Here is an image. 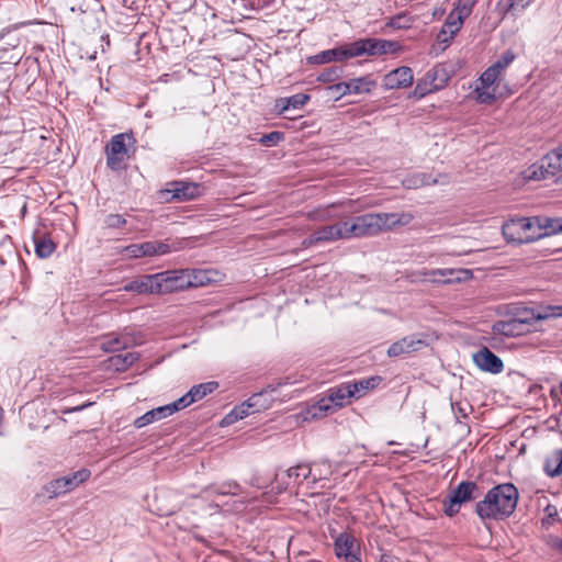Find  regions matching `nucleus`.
<instances>
[{"mask_svg":"<svg viewBox=\"0 0 562 562\" xmlns=\"http://www.w3.org/2000/svg\"><path fill=\"white\" fill-rule=\"evenodd\" d=\"M503 235L508 243L528 244L551 234L562 233V220L519 217L504 223Z\"/></svg>","mask_w":562,"mask_h":562,"instance_id":"f257e3e1","label":"nucleus"},{"mask_svg":"<svg viewBox=\"0 0 562 562\" xmlns=\"http://www.w3.org/2000/svg\"><path fill=\"white\" fill-rule=\"evenodd\" d=\"M414 215L409 212L401 213H367L347 222L349 239L375 236L396 226H406L412 223Z\"/></svg>","mask_w":562,"mask_h":562,"instance_id":"f03ea898","label":"nucleus"},{"mask_svg":"<svg viewBox=\"0 0 562 562\" xmlns=\"http://www.w3.org/2000/svg\"><path fill=\"white\" fill-rule=\"evenodd\" d=\"M518 490L512 483H503L491 488L475 505V513L482 520H503L516 509Z\"/></svg>","mask_w":562,"mask_h":562,"instance_id":"7ed1b4c3","label":"nucleus"},{"mask_svg":"<svg viewBox=\"0 0 562 562\" xmlns=\"http://www.w3.org/2000/svg\"><path fill=\"white\" fill-rule=\"evenodd\" d=\"M135 144L136 139L132 132L112 136L105 146L106 166L113 171L120 170L125 158H128V148L134 147Z\"/></svg>","mask_w":562,"mask_h":562,"instance_id":"20e7f679","label":"nucleus"},{"mask_svg":"<svg viewBox=\"0 0 562 562\" xmlns=\"http://www.w3.org/2000/svg\"><path fill=\"white\" fill-rule=\"evenodd\" d=\"M450 79V75L445 66L436 65L420 78L413 91L415 99H422L427 94L434 93L445 88Z\"/></svg>","mask_w":562,"mask_h":562,"instance_id":"39448f33","label":"nucleus"},{"mask_svg":"<svg viewBox=\"0 0 562 562\" xmlns=\"http://www.w3.org/2000/svg\"><path fill=\"white\" fill-rule=\"evenodd\" d=\"M480 494L481 488L475 482L462 481L452 491L449 498L445 499V514L448 517L456 516L460 512L462 504L476 499L480 496Z\"/></svg>","mask_w":562,"mask_h":562,"instance_id":"423d86ee","label":"nucleus"},{"mask_svg":"<svg viewBox=\"0 0 562 562\" xmlns=\"http://www.w3.org/2000/svg\"><path fill=\"white\" fill-rule=\"evenodd\" d=\"M350 58L358 56H379L396 52L398 44L382 38H361L348 44Z\"/></svg>","mask_w":562,"mask_h":562,"instance_id":"0eeeda50","label":"nucleus"},{"mask_svg":"<svg viewBox=\"0 0 562 562\" xmlns=\"http://www.w3.org/2000/svg\"><path fill=\"white\" fill-rule=\"evenodd\" d=\"M339 239H349L347 222L322 226L303 239L302 247L310 248L319 243H333Z\"/></svg>","mask_w":562,"mask_h":562,"instance_id":"6e6552de","label":"nucleus"},{"mask_svg":"<svg viewBox=\"0 0 562 562\" xmlns=\"http://www.w3.org/2000/svg\"><path fill=\"white\" fill-rule=\"evenodd\" d=\"M158 294L183 291L190 288L187 269H173L157 273Z\"/></svg>","mask_w":562,"mask_h":562,"instance_id":"1a4fd4ad","label":"nucleus"},{"mask_svg":"<svg viewBox=\"0 0 562 562\" xmlns=\"http://www.w3.org/2000/svg\"><path fill=\"white\" fill-rule=\"evenodd\" d=\"M178 249V247H172L165 241L154 240L130 245L125 248V254L130 258H142L161 256Z\"/></svg>","mask_w":562,"mask_h":562,"instance_id":"9d476101","label":"nucleus"},{"mask_svg":"<svg viewBox=\"0 0 562 562\" xmlns=\"http://www.w3.org/2000/svg\"><path fill=\"white\" fill-rule=\"evenodd\" d=\"M527 314L531 315L530 311ZM533 318L515 316L506 321H498L493 325V330L496 334L504 335L506 337H517L529 330V326L532 325Z\"/></svg>","mask_w":562,"mask_h":562,"instance_id":"9b49d317","label":"nucleus"},{"mask_svg":"<svg viewBox=\"0 0 562 562\" xmlns=\"http://www.w3.org/2000/svg\"><path fill=\"white\" fill-rule=\"evenodd\" d=\"M335 553L339 559L345 562H361L360 560V546L357 539L348 532L339 533L334 542Z\"/></svg>","mask_w":562,"mask_h":562,"instance_id":"f8f14e48","label":"nucleus"},{"mask_svg":"<svg viewBox=\"0 0 562 562\" xmlns=\"http://www.w3.org/2000/svg\"><path fill=\"white\" fill-rule=\"evenodd\" d=\"M419 276L432 282L452 283L471 279L472 271L469 269H424Z\"/></svg>","mask_w":562,"mask_h":562,"instance_id":"ddd939ff","label":"nucleus"},{"mask_svg":"<svg viewBox=\"0 0 562 562\" xmlns=\"http://www.w3.org/2000/svg\"><path fill=\"white\" fill-rule=\"evenodd\" d=\"M427 346L428 342L425 335L413 334L393 342L387 349V356L391 358L401 357L419 351Z\"/></svg>","mask_w":562,"mask_h":562,"instance_id":"4468645a","label":"nucleus"},{"mask_svg":"<svg viewBox=\"0 0 562 562\" xmlns=\"http://www.w3.org/2000/svg\"><path fill=\"white\" fill-rule=\"evenodd\" d=\"M142 344V338L138 335L131 333H122L120 335H109L101 342V348L105 352H117L133 346Z\"/></svg>","mask_w":562,"mask_h":562,"instance_id":"2eb2a0df","label":"nucleus"},{"mask_svg":"<svg viewBox=\"0 0 562 562\" xmlns=\"http://www.w3.org/2000/svg\"><path fill=\"white\" fill-rule=\"evenodd\" d=\"M473 361L481 370L493 374L501 373L504 369L502 359L487 347H483L475 352L473 355Z\"/></svg>","mask_w":562,"mask_h":562,"instance_id":"dca6fc26","label":"nucleus"},{"mask_svg":"<svg viewBox=\"0 0 562 562\" xmlns=\"http://www.w3.org/2000/svg\"><path fill=\"white\" fill-rule=\"evenodd\" d=\"M414 81L413 71L409 67H398L383 78V86L387 90L411 87Z\"/></svg>","mask_w":562,"mask_h":562,"instance_id":"f3484780","label":"nucleus"},{"mask_svg":"<svg viewBox=\"0 0 562 562\" xmlns=\"http://www.w3.org/2000/svg\"><path fill=\"white\" fill-rule=\"evenodd\" d=\"M190 288L205 286L222 281L223 273L216 269H187Z\"/></svg>","mask_w":562,"mask_h":562,"instance_id":"a211bd4d","label":"nucleus"},{"mask_svg":"<svg viewBox=\"0 0 562 562\" xmlns=\"http://www.w3.org/2000/svg\"><path fill=\"white\" fill-rule=\"evenodd\" d=\"M168 193H171V199L178 201H190L201 194L200 186L194 182L173 181L169 183Z\"/></svg>","mask_w":562,"mask_h":562,"instance_id":"6ab92c4d","label":"nucleus"},{"mask_svg":"<svg viewBox=\"0 0 562 562\" xmlns=\"http://www.w3.org/2000/svg\"><path fill=\"white\" fill-rule=\"evenodd\" d=\"M124 290L138 294H158L157 273L144 274L137 279H134L124 285Z\"/></svg>","mask_w":562,"mask_h":562,"instance_id":"aec40b11","label":"nucleus"},{"mask_svg":"<svg viewBox=\"0 0 562 562\" xmlns=\"http://www.w3.org/2000/svg\"><path fill=\"white\" fill-rule=\"evenodd\" d=\"M467 18L468 16H463L461 12H457L456 9L452 10L447 16L446 22L438 34V40L440 42L451 40L460 31Z\"/></svg>","mask_w":562,"mask_h":562,"instance_id":"412c9836","label":"nucleus"},{"mask_svg":"<svg viewBox=\"0 0 562 562\" xmlns=\"http://www.w3.org/2000/svg\"><path fill=\"white\" fill-rule=\"evenodd\" d=\"M261 394H254L247 401L241 403L239 406H236L225 418L224 422L227 424L234 423L238 419H243L250 414L258 412L257 402L260 400Z\"/></svg>","mask_w":562,"mask_h":562,"instance_id":"4be33fe9","label":"nucleus"},{"mask_svg":"<svg viewBox=\"0 0 562 562\" xmlns=\"http://www.w3.org/2000/svg\"><path fill=\"white\" fill-rule=\"evenodd\" d=\"M328 393V401L338 407H344L350 403L351 398H355L349 382H345L338 386L331 387Z\"/></svg>","mask_w":562,"mask_h":562,"instance_id":"5701e85b","label":"nucleus"},{"mask_svg":"<svg viewBox=\"0 0 562 562\" xmlns=\"http://www.w3.org/2000/svg\"><path fill=\"white\" fill-rule=\"evenodd\" d=\"M35 254L38 258L45 259L53 255L56 249L55 243L46 234H33Z\"/></svg>","mask_w":562,"mask_h":562,"instance_id":"b1692460","label":"nucleus"},{"mask_svg":"<svg viewBox=\"0 0 562 562\" xmlns=\"http://www.w3.org/2000/svg\"><path fill=\"white\" fill-rule=\"evenodd\" d=\"M65 494L66 493L63 487L61 480L58 477V479L52 480V481L47 482L45 485H43L41 492H38L35 495V498L37 501L44 503L46 501L57 498Z\"/></svg>","mask_w":562,"mask_h":562,"instance_id":"393cba45","label":"nucleus"},{"mask_svg":"<svg viewBox=\"0 0 562 562\" xmlns=\"http://www.w3.org/2000/svg\"><path fill=\"white\" fill-rule=\"evenodd\" d=\"M382 381V378L379 375H373L367 379H362L359 381L349 382L351 392L353 393L355 398H360L364 396L369 391L375 389Z\"/></svg>","mask_w":562,"mask_h":562,"instance_id":"a878e982","label":"nucleus"},{"mask_svg":"<svg viewBox=\"0 0 562 562\" xmlns=\"http://www.w3.org/2000/svg\"><path fill=\"white\" fill-rule=\"evenodd\" d=\"M169 415V406H159L154 409L146 412L144 415L137 417L134 422L136 428H143L154 422L166 418Z\"/></svg>","mask_w":562,"mask_h":562,"instance_id":"bb28decb","label":"nucleus"},{"mask_svg":"<svg viewBox=\"0 0 562 562\" xmlns=\"http://www.w3.org/2000/svg\"><path fill=\"white\" fill-rule=\"evenodd\" d=\"M349 46L348 44L341 47L324 50L321 54H317L314 58L318 64L330 63L335 60H345L350 58L348 55Z\"/></svg>","mask_w":562,"mask_h":562,"instance_id":"cd10ccee","label":"nucleus"},{"mask_svg":"<svg viewBox=\"0 0 562 562\" xmlns=\"http://www.w3.org/2000/svg\"><path fill=\"white\" fill-rule=\"evenodd\" d=\"M139 359L138 352H126V353H120L115 355L109 358L111 367H113L116 371H125L131 366H133L137 360Z\"/></svg>","mask_w":562,"mask_h":562,"instance_id":"c85d7f7f","label":"nucleus"},{"mask_svg":"<svg viewBox=\"0 0 562 562\" xmlns=\"http://www.w3.org/2000/svg\"><path fill=\"white\" fill-rule=\"evenodd\" d=\"M541 167L547 168V172L551 175H555L562 169V151L560 146L552 149L542 158Z\"/></svg>","mask_w":562,"mask_h":562,"instance_id":"c756f323","label":"nucleus"},{"mask_svg":"<svg viewBox=\"0 0 562 562\" xmlns=\"http://www.w3.org/2000/svg\"><path fill=\"white\" fill-rule=\"evenodd\" d=\"M90 471L87 469H81L72 474L59 477L61 480L63 487L65 493H68L75 490L79 484L83 483L90 477Z\"/></svg>","mask_w":562,"mask_h":562,"instance_id":"7c9ffc66","label":"nucleus"},{"mask_svg":"<svg viewBox=\"0 0 562 562\" xmlns=\"http://www.w3.org/2000/svg\"><path fill=\"white\" fill-rule=\"evenodd\" d=\"M312 474V469L307 464H297L296 467H292L285 472V476L289 479L286 485L290 483L301 484L303 481L310 479Z\"/></svg>","mask_w":562,"mask_h":562,"instance_id":"2f4dec72","label":"nucleus"},{"mask_svg":"<svg viewBox=\"0 0 562 562\" xmlns=\"http://www.w3.org/2000/svg\"><path fill=\"white\" fill-rule=\"evenodd\" d=\"M351 93H369L374 87L375 81L370 76L353 78L348 81Z\"/></svg>","mask_w":562,"mask_h":562,"instance_id":"473e14b6","label":"nucleus"},{"mask_svg":"<svg viewBox=\"0 0 562 562\" xmlns=\"http://www.w3.org/2000/svg\"><path fill=\"white\" fill-rule=\"evenodd\" d=\"M218 386V383L217 382H214V381H210V382H205V383H201V384H198V385H194L190 389V396H192L193 401L196 402V401H200L202 400L205 395L212 393L213 391H215Z\"/></svg>","mask_w":562,"mask_h":562,"instance_id":"72a5a7b5","label":"nucleus"},{"mask_svg":"<svg viewBox=\"0 0 562 562\" xmlns=\"http://www.w3.org/2000/svg\"><path fill=\"white\" fill-rule=\"evenodd\" d=\"M515 54L512 50H506L493 65L490 67L501 76L502 72L515 60Z\"/></svg>","mask_w":562,"mask_h":562,"instance_id":"f704fd0d","label":"nucleus"},{"mask_svg":"<svg viewBox=\"0 0 562 562\" xmlns=\"http://www.w3.org/2000/svg\"><path fill=\"white\" fill-rule=\"evenodd\" d=\"M515 54L512 50H506L493 65L490 67L501 76L502 72L515 60Z\"/></svg>","mask_w":562,"mask_h":562,"instance_id":"c9c22d12","label":"nucleus"},{"mask_svg":"<svg viewBox=\"0 0 562 562\" xmlns=\"http://www.w3.org/2000/svg\"><path fill=\"white\" fill-rule=\"evenodd\" d=\"M515 54L512 50H506L493 65L490 67L501 76L502 72L515 60Z\"/></svg>","mask_w":562,"mask_h":562,"instance_id":"e433bc0d","label":"nucleus"},{"mask_svg":"<svg viewBox=\"0 0 562 562\" xmlns=\"http://www.w3.org/2000/svg\"><path fill=\"white\" fill-rule=\"evenodd\" d=\"M342 69L338 66H330L325 68L318 76V80L322 82H334L340 78Z\"/></svg>","mask_w":562,"mask_h":562,"instance_id":"4c0bfd02","label":"nucleus"},{"mask_svg":"<svg viewBox=\"0 0 562 562\" xmlns=\"http://www.w3.org/2000/svg\"><path fill=\"white\" fill-rule=\"evenodd\" d=\"M194 403L192 396H190V392L178 398L171 404H167L166 406H169V415H172L173 413L186 408L190 404Z\"/></svg>","mask_w":562,"mask_h":562,"instance_id":"58836bf2","label":"nucleus"},{"mask_svg":"<svg viewBox=\"0 0 562 562\" xmlns=\"http://www.w3.org/2000/svg\"><path fill=\"white\" fill-rule=\"evenodd\" d=\"M531 312V318H533V322H537V321H543V319H548V318H557V305H548V306H544L541 312L539 313H536L535 311H530Z\"/></svg>","mask_w":562,"mask_h":562,"instance_id":"ea45409f","label":"nucleus"},{"mask_svg":"<svg viewBox=\"0 0 562 562\" xmlns=\"http://www.w3.org/2000/svg\"><path fill=\"white\" fill-rule=\"evenodd\" d=\"M104 225L108 228H123L126 225V218L121 214H109L104 218Z\"/></svg>","mask_w":562,"mask_h":562,"instance_id":"a19ab883","label":"nucleus"},{"mask_svg":"<svg viewBox=\"0 0 562 562\" xmlns=\"http://www.w3.org/2000/svg\"><path fill=\"white\" fill-rule=\"evenodd\" d=\"M499 78V76L488 67L480 77V82L483 89H488L495 81Z\"/></svg>","mask_w":562,"mask_h":562,"instance_id":"79ce46f5","label":"nucleus"},{"mask_svg":"<svg viewBox=\"0 0 562 562\" xmlns=\"http://www.w3.org/2000/svg\"><path fill=\"white\" fill-rule=\"evenodd\" d=\"M281 139H283V133L274 131L268 134H263L259 142L263 146H276Z\"/></svg>","mask_w":562,"mask_h":562,"instance_id":"37998d69","label":"nucleus"},{"mask_svg":"<svg viewBox=\"0 0 562 562\" xmlns=\"http://www.w3.org/2000/svg\"><path fill=\"white\" fill-rule=\"evenodd\" d=\"M308 100L310 95L305 93H296L286 98V102L290 103L291 109H301L307 103Z\"/></svg>","mask_w":562,"mask_h":562,"instance_id":"c03bdc74","label":"nucleus"},{"mask_svg":"<svg viewBox=\"0 0 562 562\" xmlns=\"http://www.w3.org/2000/svg\"><path fill=\"white\" fill-rule=\"evenodd\" d=\"M477 0H458L456 11L461 12L463 16H469Z\"/></svg>","mask_w":562,"mask_h":562,"instance_id":"a18cd8bd","label":"nucleus"},{"mask_svg":"<svg viewBox=\"0 0 562 562\" xmlns=\"http://www.w3.org/2000/svg\"><path fill=\"white\" fill-rule=\"evenodd\" d=\"M273 1L274 0H240L241 4L245 8L251 10H260L262 8L270 5Z\"/></svg>","mask_w":562,"mask_h":562,"instance_id":"49530a36","label":"nucleus"},{"mask_svg":"<svg viewBox=\"0 0 562 562\" xmlns=\"http://www.w3.org/2000/svg\"><path fill=\"white\" fill-rule=\"evenodd\" d=\"M329 90L333 91L334 93H336L338 95V98L347 95V94H351V92L349 90L348 81L331 85L329 87Z\"/></svg>","mask_w":562,"mask_h":562,"instance_id":"de8ad7c7","label":"nucleus"},{"mask_svg":"<svg viewBox=\"0 0 562 562\" xmlns=\"http://www.w3.org/2000/svg\"><path fill=\"white\" fill-rule=\"evenodd\" d=\"M408 22L409 20L405 15L397 14L395 16H392L386 24L392 27L401 29L408 26Z\"/></svg>","mask_w":562,"mask_h":562,"instance_id":"09e8293b","label":"nucleus"},{"mask_svg":"<svg viewBox=\"0 0 562 562\" xmlns=\"http://www.w3.org/2000/svg\"><path fill=\"white\" fill-rule=\"evenodd\" d=\"M555 462H558L557 451L554 452V456L552 458L547 459L546 462H544V472L550 477H557V476L561 475V474H554L553 473V470H554L555 464H557Z\"/></svg>","mask_w":562,"mask_h":562,"instance_id":"8fccbe9b","label":"nucleus"},{"mask_svg":"<svg viewBox=\"0 0 562 562\" xmlns=\"http://www.w3.org/2000/svg\"><path fill=\"white\" fill-rule=\"evenodd\" d=\"M278 114H283L285 111L290 110V103L286 102V98H280L276 101L274 105Z\"/></svg>","mask_w":562,"mask_h":562,"instance_id":"3c124183","label":"nucleus"},{"mask_svg":"<svg viewBox=\"0 0 562 562\" xmlns=\"http://www.w3.org/2000/svg\"><path fill=\"white\" fill-rule=\"evenodd\" d=\"M476 91L479 92L477 98L482 103H492L495 100V94L493 93L487 91H480L479 88H476Z\"/></svg>","mask_w":562,"mask_h":562,"instance_id":"603ef678","label":"nucleus"},{"mask_svg":"<svg viewBox=\"0 0 562 562\" xmlns=\"http://www.w3.org/2000/svg\"><path fill=\"white\" fill-rule=\"evenodd\" d=\"M452 409H453L454 415H456L458 420H460V418H467L468 417L467 409L464 407H462L460 403L452 404Z\"/></svg>","mask_w":562,"mask_h":562,"instance_id":"864d4df0","label":"nucleus"},{"mask_svg":"<svg viewBox=\"0 0 562 562\" xmlns=\"http://www.w3.org/2000/svg\"><path fill=\"white\" fill-rule=\"evenodd\" d=\"M532 0H512L510 8H518L520 10H524L527 8Z\"/></svg>","mask_w":562,"mask_h":562,"instance_id":"5fc2aeb1","label":"nucleus"},{"mask_svg":"<svg viewBox=\"0 0 562 562\" xmlns=\"http://www.w3.org/2000/svg\"><path fill=\"white\" fill-rule=\"evenodd\" d=\"M558 462H555V468L553 470L554 474H562V449L557 450Z\"/></svg>","mask_w":562,"mask_h":562,"instance_id":"6e6d98bb","label":"nucleus"},{"mask_svg":"<svg viewBox=\"0 0 562 562\" xmlns=\"http://www.w3.org/2000/svg\"><path fill=\"white\" fill-rule=\"evenodd\" d=\"M318 408H319L321 411L327 412V411L329 409V405H328V404H325V401H324V400H322V401L319 402V404H318Z\"/></svg>","mask_w":562,"mask_h":562,"instance_id":"4d7b16f0","label":"nucleus"},{"mask_svg":"<svg viewBox=\"0 0 562 562\" xmlns=\"http://www.w3.org/2000/svg\"><path fill=\"white\" fill-rule=\"evenodd\" d=\"M91 403H88V404H83L81 406H77V407H74V408H70L68 412H79V411H82L83 408L90 406Z\"/></svg>","mask_w":562,"mask_h":562,"instance_id":"13d9d810","label":"nucleus"},{"mask_svg":"<svg viewBox=\"0 0 562 562\" xmlns=\"http://www.w3.org/2000/svg\"><path fill=\"white\" fill-rule=\"evenodd\" d=\"M553 547L562 553V539H558Z\"/></svg>","mask_w":562,"mask_h":562,"instance_id":"bf43d9fd","label":"nucleus"},{"mask_svg":"<svg viewBox=\"0 0 562 562\" xmlns=\"http://www.w3.org/2000/svg\"><path fill=\"white\" fill-rule=\"evenodd\" d=\"M527 311H528V310L526 308V310H524L522 312L517 313L515 316H519V317H528V316H530V315H529V314H527Z\"/></svg>","mask_w":562,"mask_h":562,"instance_id":"052dcab7","label":"nucleus"},{"mask_svg":"<svg viewBox=\"0 0 562 562\" xmlns=\"http://www.w3.org/2000/svg\"><path fill=\"white\" fill-rule=\"evenodd\" d=\"M557 317H562V305H557Z\"/></svg>","mask_w":562,"mask_h":562,"instance_id":"680f3d73","label":"nucleus"},{"mask_svg":"<svg viewBox=\"0 0 562 562\" xmlns=\"http://www.w3.org/2000/svg\"><path fill=\"white\" fill-rule=\"evenodd\" d=\"M31 22H22L20 24L14 25V29H18L19 26L29 25Z\"/></svg>","mask_w":562,"mask_h":562,"instance_id":"e2e57ef3","label":"nucleus"},{"mask_svg":"<svg viewBox=\"0 0 562 562\" xmlns=\"http://www.w3.org/2000/svg\"><path fill=\"white\" fill-rule=\"evenodd\" d=\"M26 212V205L23 206L22 213L24 214Z\"/></svg>","mask_w":562,"mask_h":562,"instance_id":"0e129e2a","label":"nucleus"},{"mask_svg":"<svg viewBox=\"0 0 562 562\" xmlns=\"http://www.w3.org/2000/svg\"><path fill=\"white\" fill-rule=\"evenodd\" d=\"M560 392H561V395H562V381H561V384H560Z\"/></svg>","mask_w":562,"mask_h":562,"instance_id":"69168bd1","label":"nucleus"},{"mask_svg":"<svg viewBox=\"0 0 562 562\" xmlns=\"http://www.w3.org/2000/svg\"><path fill=\"white\" fill-rule=\"evenodd\" d=\"M559 146L561 147V151H562V144H561V145H559Z\"/></svg>","mask_w":562,"mask_h":562,"instance_id":"338daca9","label":"nucleus"}]
</instances>
